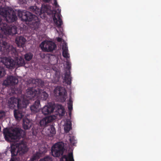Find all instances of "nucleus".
<instances>
[{
	"mask_svg": "<svg viewBox=\"0 0 161 161\" xmlns=\"http://www.w3.org/2000/svg\"><path fill=\"white\" fill-rule=\"evenodd\" d=\"M54 116H50L46 117L41 120L39 123L40 125L42 128H44L48 123L53 121L55 119Z\"/></svg>",
	"mask_w": 161,
	"mask_h": 161,
	"instance_id": "obj_14",
	"label": "nucleus"
},
{
	"mask_svg": "<svg viewBox=\"0 0 161 161\" xmlns=\"http://www.w3.org/2000/svg\"><path fill=\"white\" fill-rule=\"evenodd\" d=\"M57 40L58 42H60L62 41V38L60 37H58L57 38Z\"/></svg>",
	"mask_w": 161,
	"mask_h": 161,
	"instance_id": "obj_36",
	"label": "nucleus"
},
{
	"mask_svg": "<svg viewBox=\"0 0 161 161\" xmlns=\"http://www.w3.org/2000/svg\"><path fill=\"white\" fill-rule=\"evenodd\" d=\"M52 157L50 156H46L43 158L41 159L39 161H52Z\"/></svg>",
	"mask_w": 161,
	"mask_h": 161,
	"instance_id": "obj_28",
	"label": "nucleus"
},
{
	"mask_svg": "<svg viewBox=\"0 0 161 161\" xmlns=\"http://www.w3.org/2000/svg\"><path fill=\"white\" fill-rule=\"evenodd\" d=\"M0 37L2 38H3V36L2 35H0Z\"/></svg>",
	"mask_w": 161,
	"mask_h": 161,
	"instance_id": "obj_39",
	"label": "nucleus"
},
{
	"mask_svg": "<svg viewBox=\"0 0 161 161\" xmlns=\"http://www.w3.org/2000/svg\"><path fill=\"white\" fill-rule=\"evenodd\" d=\"M0 50L2 54L4 55H10L15 57L14 61L15 66L18 67L24 66L25 64L24 59L21 57H18V53L16 49L12 46L4 41L2 39L0 40Z\"/></svg>",
	"mask_w": 161,
	"mask_h": 161,
	"instance_id": "obj_3",
	"label": "nucleus"
},
{
	"mask_svg": "<svg viewBox=\"0 0 161 161\" xmlns=\"http://www.w3.org/2000/svg\"><path fill=\"white\" fill-rule=\"evenodd\" d=\"M28 151L27 146L23 141L19 142L16 146L12 145L10 149L11 158L10 161H19L20 158L18 155H22Z\"/></svg>",
	"mask_w": 161,
	"mask_h": 161,
	"instance_id": "obj_5",
	"label": "nucleus"
},
{
	"mask_svg": "<svg viewBox=\"0 0 161 161\" xmlns=\"http://www.w3.org/2000/svg\"><path fill=\"white\" fill-rule=\"evenodd\" d=\"M12 93L13 94L17 95L21 94L22 93V90L20 88H13L12 90Z\"/></svg>",
	"mask_w": 161,
	"mask_h": 161,
	"instance_id": "obj_25",
	"label": "nucleus"
},
{
	"mask_svg": "<svg viewBox=\"0 0 161 161\" xmlns=\"http://www.w3.org/2000/svg\"><path fill=\"white\" fill-rule=\"evenodd\" d=\"M40 46L43 51L48 52L55 49L56 45L54 43L52 42H43L40 44Z\"/></svg>",
	"mask_w": 161,
	"mask_h": 161,
	"instance_id": "obj_10",
	"label": "nucleus"
},
{
	"mask_svg": "<svg viewBox=\"0 0 161 161\" xmlns=\"http://www.w3.org/2000/svg\"><path fill=\"white\" fill-rule=\"evenodd\" d=\"M21 14V19L25 21L31 22V24L35 28H38L39 25L40 20L38 17L28 11L19 12Z\"/></svg>",
	"mask_w": 161,
	"mask_h": 161,
	"instance_id": "obj_7",
	"label": "nucleus"
},
{
	"mask_svg": "<svg viewBox=\"0 0 161 161\" xmlns=\"http://www.w3.org/2000/svg\"><path fill=\"white\" fill-rule=\"evenodd\" d=\"M69 141L73 145H75V144L76 143V141L74 136L70 137Z\"/></svg>",
	"mask_w": 161,
	"mask_h": 161,
	"instance_id": "obj_30",
	"label": "nucleus"
},
{
	"mask_svg": "<svg viewBox=\"0 0 161 161\" xmlns=\"http://www.w3.org/2000/svg\"><path fill=\"white\" fill-rule=\"evenodd\" d=\"M68 51H63V56L66 58H69V54L68 52Z\"/></svg>",
	"mask_w": 161,
	"mask_h": 161,
	"instance_id": "obj_31",
	"label": "nucleus"
},
{
	"mask_svg": "<svg viewBox=\"0 0 161 161\" xmlns=\"http://www.w3.org/2000/svg\"><path fill=\"white\" fill-rule=\"evenodd\" d=\"M0 28L6 35L15 34L17 33V28L15 26L11 25L2 22L0 15Z\"/></svg>",
	"mask_w": 161,
	"mask_h": 161,
	"instance_id": "obj_8",
	"label": "nucleus"
},
{
	"mask_svg": "<svg viewBox=\"0 0 161 161\" xmlns=\"http://www.w3.org/2000/svg\"><path fill=\"white\" fill-rule=\"evenodd\" d=\"M22 3H25L26 0H21Z\"/></svg>",
	"mask_w": 161,
	"mask_h": 161,
	"instance_id": "obj_38",
	"label": "nucleus"
},
{
	"mask_svg": "<svg viewBox=\"0 0 161 161\" xmlns=\"http://www.w3.org/2000/svg\"><path fill=\"white\" fill-rule=\"evenodd\" d=\"M54 95L56 97L60 96L65 99L67 95V93L65 88L63 87L58 86L56 87L54 90Z\"/></svg>",
	"mask_w": 161,
	"mask_h": 161,
	"instance_id": "obj_12",
	"label": "nucleus"
},
{
	"mask_svg": "<svg viewBox=\"0 0 161 161\" xmlns=\"http://www.w3.org/2000/svg\"><path fill=\"white\" fill-rule=\"evenodd\" d=\"M21 16H20V15H19V16H20L21 17Z\"/></svg>",
	"mask_w": 161,
	"mask_h": 161,
	"instance_id": "obj_40",
	"label": "nucleus"
},
{
	"mask_svg": "<svg viewBox=\"0 0 161 161\" xmlns=\"http://www.w3.org/2000/svg\"><path fill=\"white\" fill-rule=\"evenodd\" d=\"M51 7L48 5L42 6L41 9L35 6H31L29 8L30 10L36 14L37 15H42L45 17V14L47 15L52 14L53 20L55 25L58 27L60 28L63 24L62 21L60 18L61 9H58V12L56 11H53L51 9Z\"/></svg>",
	"mask_w": 161,
	"mask_h": 161,
	"instance_id": "obj_1",
	"label": "nucleus"
},
{
	"mask_svg": "<svg viewBox=\"0 0 161 161\" xmlns=\"http://www.w3.org/2000/svg\"><path fill=\"white\" fill-rule=\"evenodd\" d=\"M43 1L46 2H49L50 0H42Z\"/></svg>",
	"mask_w": 161,
	"mask_h": 161,
	"instance_id": "obj_37",
	"label": "nucleus"
},
{
	"mask_svg": "<svg viewBox=\"0 0 161 161\" xmlns=\"http://www.w3.org/2000/svg\"><path fill=\"white\" fill-rule=\"evenodd\" d=\"M1 62L7 68L13 69L15 66V63L14 61L11 57H5L2 58Z\"/></svg>",
	"mask_w": 161,
	"mask_h": 161,
	"instance_id": "obj_11",
	"label": "nucleus"
},
{
	"mask_svg": "<svg viewBox=\"0 0 161 161\" xmlns=\"http://www.w3.org/2000/svg\"><path fill=\"white\" fill-rule=\"evenodd\" d=\"M41 90L39 88L35 89L34 87H29L26 91L25 97L27 100H33L40 96V98L42 100H46L48 97L47 93L45 92L41 93Z\"/></svg>",
	"mask_w": 161,
	"mask_h": 161,
	"instance_id": "obj_6",
	"label": "nucleus"
},
{
	"mask_svg": "<svg viewBox=\"0 0 161 161\" xmlns=\"http://www.w3.org/2000/svg\"><path fill=\"white\" fill-rule=\"evenodd\" d=\"M66 63L67 67H68V69H69L71 68V63L69 61L67 60L66 62Z\"/></svg>",
	"mask_w": 161,
	"mask_h": 161,
	"instance_id": "obj_34",
	"label": "nucleus"
},
{
	"mask_svg": "<svg viewBox=\"0 0 161 161\" xmlns=\"http://www.w3.org/2000/svg\"><path fill=\"white\" fill-rule=\"evenodd\" d=\"M18 82V79L13 76H9L5 80L3 83V85L7 86L8 85L13 86L17 84Z\"/></svg>",
	"mask_w": 161,
	"mask_h": 161,
	"instance_id": "obj_13",
	"label": "nucleus"
},
{
	"mask_svg": "<svg viewBox=\"0 0 161 161\" xmlns=\"http://www.w3.org/2000/svg\"><path fill=\"white\" fill-rule=\"evenodd\" d=\"M40 106V101L38 100H36L34 103L30 107V109L33 113H37L39 110V107Z\"/></svg>",
	"mask_w": 161,
	"mask_h": 161,
	"instance_id": "obj_20",
	"label": "nucleus"
},
{
	"mask_svg": "<svg viewBox=\"0 0 161 161\" xmlns=\"http://www.w3.org/2000/svg\"><path fill=\"white\" fill-rule=\"evenodd\" d=\"M47 151V148L45 147H40L39 149L38 152H36L32 156L31 159L32 160H35L38 159L42 155H44Z\"/></svg>",
	"mask_w": 161,
	"mask_h": 161,
	"instance_id": "obj_15",
	"label": "nucleus"
},
{
	"mask_svg": "<svg viewBox=\"0 0 161 161\" xmlns=\"http://www.w3.org/2000/svg\"><path fill=\"white\" fill-rule=\"evenodd\" d=\"M54 4L56 7H59V5L57 3V0H54Z\"/></svg>",
	"mask_w": 161,
	"mask_h": 161,
	"instance_id": "obj_35",
	"label": "nucleus"
},
{
	"mask_svg": "<svg viewBox=\"0 0 161 161\" xmlns=\"http://www.w3.org/2000/svg\"><path fill=\"white\" fill-rule=\"evenodd\" d=\"M64 145L62 142L55 143L51 148L52 154L54 157H59L62 156L60 158V161H74L73 154L69 153L67 155H63L64 151Z\"/></svg>",
	"mask_w": 161,
	"mask_h": 161,
	"instance_id": "obj_4",
	"label": "nucleus"
},
{
	"mask_svg": "<svg viewBox=\"0 0 161 161\" xmlns=\"http://www.w3.org/2000/svg\"><path fill=\"white\" fill-rule=\"evenodd\" d=\"M67 104L68 109L70 112L72 110L73 108V102L70 98H69Z\"/></svg>",
	"mask_w": 161,
	"mask_h": 161,
	"instance_id": "obj_27",
	"label": "nucleus"
},
{
	"mask_svg": "<svg viewBox=\"0 0 161 161\" xmlns=\"http://www.w3.org/2000/svg\"><path fill=\"white\" fill-rule=\"evenodd\" d=\"M54 111L53 103H50L45 105L42 109V113L44 115H48L53 113Z\"/></svg>",
	"mask_w": 161,
	"mask_h": 161,
	"instance_id": "obj_16",
	"label": "nucleus"
},
{
	"mask_svg": "<svg viewBox=\"0 0 161 161\" xmlns=\"http://www.w3.org/2000/svg\"><path fill=\"white\" fill-rule=\"evenodd\" d=\"M33 55L31 53H28L26 54L25 55V58L26 60L29 61L32 58Z\"/></svg>",
	"mask_w": 161,
	"mask_h": 161,
	"instance_id": "obj_26",
	"label": "nucleus"
},
{
	"mask_svg": "<svg viewBox=\"0 0 161 161\" xmlns=\"http://www.w3.org/2000/svg\"><path fill=\"white\" fill-rule=\"evenodd\" d=\"M46 132L47 136L52 137L56 134V132L54 126L51 125L48 127Z\"/></svg>",
	"mask_w": 161,
	"mask_h": 161,
	"instance_id": "obj_21",
	"label": "nucleus"
},
{
	"mask_svg": "<svg viewBox=\"0 0 161 161\" xmlns=\"http://www.w3.org/2000/svg\"><path fill=\"white\" fill-rule=\"evenodd\" d=\"M26 40L24 37L21 36H17L15 39V42L19 47H23L26 42Z\"/></svg>",
	"mask_w": 161,
	"mask_h": 161,
	"instance_id": "obj_18",
	"label": "nucleus"
},
{
	"mask_svg": "<svg viewBox=\"0 0 161 161\" xmlns=\"http://www.w3.org/2000/svg\"><path fill=\"white\" fill-rule=\"evenodd\" d=\"M32 121L28 119H23V127L25 130H27L30 129L32 126Z\"/></svg>",
	"mask_w": 161,
	"mask_h": 161,
	"instance_id": "obj_22",
	"label": "nucleus"
},
{
	"mask_svg": "<svg viewBox=\"0 0 161 161\" xmlns=\"http://www.w3.org/2000/svg\"><path fill=\"white\" fill-rule=\"evenodd\" d=\"M3 134L6 141H13L14 140H19L20 138V130L18 128H15L11 131L8 130L4 132Z\"/></svg>",
	"mask_w": 161,
	"mask_h": 161,
	"instance_id": "obj_9",
	"label": "nucleus"
},
{
	"mask_svg": "<svg viewBox=\"0 0 161 161\" xmlns=\"http://www.w3.org/2000/svg\"><path fill=\"white\" fill-rule=\"evenodd\" d=\"M63 51H68V48L67 45L65 44L62 47Z\"/></svg>",
	"mask_w": 161,
	"mask_h": 161,
	"instance_id": "obj_33",
	"label": "nucleus"
},
{
	"mask_svg": "<svg viewBox=\"0 0 161 161\" xmlns=\"http://www.w3.org/2000/svg\"><path fill=\"white\" fill-rule=\"evenodd\" d=\"M29 102L24 97L21 101L20 99H17L14 97H11L8 100V106L10 108H14L16 106L18 109H14V117L16 120H20L25 115V110Z\"/></svg>",
	"mask_w": 161,
	"mask_h": 161,
	"instance_id": "obj_2",
	"label": "nucleus"
},
{
	"mask_svg": "<svg viewBox=\"0 0 161 161\" xmlns=\"http://www.w3.org/2000/svg\"><path fill=\"white\" fill-rule=\"evenodd\" d=\"M6 114L5 112L4 111H0V119L4 117Z\"/></svg>",
	"mask_w": 161,
	"mask_h": 161,
	"instance_id": "obj_32",
	"label": "nucleus"
},
{
	"mask_svg": "<svg viewBox=\"0 0 161 161\" xmlns=\"http://www.w3.org/2000/svg\"><path fill=\"white\" fill-rule=\"evenodd\" d=\"M28 82L30 84H31L33 86H38L39 87H42L44 85V82L41 79H39L31 78L28 80Z\"/></svg>",
	"mask_w": 161,
	"mask_h": 161,
	"instance_id": "obj_17",
	"label": "nucleus"
},
{
	"mask_svg": "<svg viewBox=\"0 0 161 161\" xmlns=\"http://www.w3.org/2000/svg\"><path fill=\"white\" fill-rule=\"evenodd\" d=\"M69 122V123L67 121L64 127V131L66 133L68 132L72 128L71 123L70 122Z\"/></svg>",
	"mask_w": 161,
	"mask_h": 161,
	"instance_id": "obj_24",
	"label": "nucleus"
},
{
	"mask_svg": "<svg viewBox=\"0 0 161 161\" xmlns=\"http://www.w3.org/2000/svg\"><path fill=\"white\" fill-rule=\"evenodd\" d=\"M72 78L70 76V72L69 70L68 72H66L65 73L64 80L67 85H70L71 83Z\"/></svg>",
	"mask_w": 161,
	"mask_h": 161,
	"instance_id": "obj_23",
	"label": "nucleus"
},
{
	"mask_svg": "<svg viewBox=\"0 0 161 161\" xmlns=\"http://www.w3.org/2000/svg\"><path fill=\"white\" fill-rule=\"evenodd\" d=\"M54 110H55L58 113L61 115H64L65 114L64 109L63 106L60 104L57 103L53 104Z\"/></svg>",
	"mask_w": 161,
	"mask_h": 161,
	"instance_id": "obj_19",
	"label": "nucleus"
},
{
	"mask_svg": "<svg viewBox=\"0 0 161 161\" xmlns=\"http://www.w3.org/2000/svg\"><path fill=\"white\" fill-rule=\"evenodd\" d=\"M5 74V71L4 69L2 67L0 66V78L3 77Z\"/></svg>",
	"mask_w": 161,
	"mask_h": 161,
	"instance_id": "obj_29",
	"label": "nucleus"
}]
</instances>
